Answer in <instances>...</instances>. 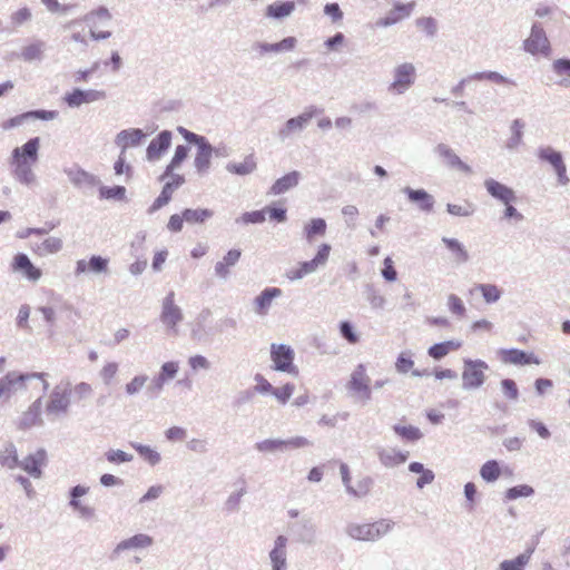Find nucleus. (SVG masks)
Instances as JSON below:
<instances>
[{
    "label": "nucleus",
    "mask_w": 570,
    "mask_h": 570,
    "mask_svg": "<svg viewBox=\"0 0 570 570\" xmlns=\"http://www.w3.org/2000/svg\"><path fill=\"white\" fill-rule=\"evenodd\" d=\"M145 137L140 129H129L120 131L116 137V144L122 149V154L129 147L137 146Z\"/></svg>",
    "instance_id": "obj_26"
},
{
    "label": "nucleus",
    "mask_w": 570,
    "mask_h": 570,
    "mask_svg": "<svg viewBox=\"0 0 570 570\" xmlns=\"http://www.w3.org/2000/svg\"><path fill=\"white\" fill-rule=\"evenodd\" d=\"M153 544V538L147 534H135L134 537L122 540L114 549V556H119L125 550L147 548Z\"/></svg>",
    "instance_id": "obj_22"
},
{
    "label": "nucleus",
    "mask_w": 570,
    "mask_h": 570,
    "mask_svg": "<svg viewBox=\"0 0 570 570\" xmlns=\"http://www.w3.org/2000/svg\"><path fill=\"white\" fill-rule=\"evenodd\" d=\"M415 69L411 63H403L395 70V79L392 83V88L402 94L405 91L414 80Z\"/></svg>",
    "instance_id": "obj_17"
},
{
    "label": "nucleus",
    "mask_w": 570,
    "mask_h": 570,
    "mask_svg": "<svg viewBox=\"0 0 570 570\" xmlns=\"http://www.w3.org/2000/svg\"><path fill=\"white\" fill-rule=\"evenodd\" d=\"M27 120H29V116H28V112L26 111V112H22L20 115H17L14 117H11V118L2 121L0 127L7 131L14 127L21 126Z\"/></svg>",
    "instance_id": "obj_58"
},
{
    "label": "nucleus",
    "mask_w": 570,
    "mask_h": 570,
    "mask_svg": "<svg viewBox=\"0 0 570 570\" xmlns=\"http://www.w3.org/2000/svg\"><path fill=\"white\" fill-rule=\"evenodd\" d=\"M32 379L42 381L45 389L48 387L45 373H8L2 379H0V400H8L12 393L17 392L18 390L26 389L27 381Z\"/></svg>",
    "instance_id": "obj_3"
},
{
    "label": "nucleus",
    "mask_w": 570,
    "mask_h": 570,
    "mask_svg": "<svg viewBox=\"0 0 570 570\" xmlns=\"http://www.w3.org/2000/svg\"><path fill=\"white\" fill-rule=\"evenodd\" d=\"M370 383L371 380L366 374L365 366L363 364H360L351 374V379L348 381V389L361 395L364 400H370Z\"/></svg>",
    "instance_id": "obj_9"
},
{
    "label": "nucleus",
    "mask_w": 570,
    "mask_h": 570,
    "mask_svg": "<svg viewBox=\"0 0 570 570\" xmlns=\"http://www.w3.org/2000/svg\"><path fill=\"white\" fill-rule=\"evenodd\" d=\"M540 159L548 161L556 170L558 180L561 185H567L569 178L567 176V168L562 159V155L554 149L547 147L539 150Z\"/></svg>",
    "instance_id": "obj_12"
},
{
    "label": "nucleus",
    "mask_w": 570,
    "mask_h": 570,
    "mask_svg": "<svg viewBox=\"0 0 570 570\" xmlns=\"http://www.w3.org/2000/svg\"><path fill=\"white\" fill-rule=\"evenodd\" d=\"M501 386H502L504 394L509 399H511V400L518 399L519 391H518L517 384L513 380H510V379L502 380Z\"/></svg>",
    "instance_id": "obj_62"
},
{
    "label": "nucleus",
    "mask_w": 570,
    "mask_h": 570,
    "mask_svg": "<svg viewBox=\"0 0 570 570\" xmlns=\"http://www.w3.org/2000/svg\"><path fill=\"white\" fill-rule=\"evenodd\" d=\"M488 364L482 360H464L462 371L463 387L468 390L480 387L485 381Z\"/></svg>",
    "instance_id": "obj_6"
},
{
    "label": "nucleus",
    "mask_w": 570,
    "mask_h": 570,
    "mask_svg": "<svg viewBox=\"0 0 570 570\" xmlns=\"http://www.w3.org/2000/svg\"><path fill=\"white\" fill-rule=\"evenodd\" d=\"M188 155V148L186 146L179 145L176 147L175 155L171 158L170 163L167 165L170 169H176L186 158Z\"/></svg>",
    "instance_id": "obj_57"
},
{
    "label": "nucleus",
    "mask_w": 570,
    "mask_h": 570,
    "mask_svg": "<svg viewBox=\"0 0 570 570\" xmlns=\"http://www.w3.org/2000/svg\"><path fill=\"white\" fill-rule=\"evenodd\" d=\"M137 452L147 460L150 464H156L160 460V455L153 449L146 445H134Z\"/></svg>",
    "instance_id": "obj_56"
},
{
    "label": "nucleus",
    "mask_w": 570,
    "mask_h": 570,
    "mask_svg": "<svg viewBox=\"0 0 570 570\" xmlns=\"http://www.w3.org/2000/svg\"><path fill=\"white\" fill-rule=\"evenodd\" d=\"M39 412H40V403L36 402L29 409V411L24 414V417L22 420V425L24 428L35 424L39 421Z\"/></svg>",
    "instance_id": "obj_59"
},
{
    "label": "nucleus",
    "mask_w": 570,
    "mask_h": 570,
    "mask_svg": "<svg viewBox=\"0 0 570 570\" xmlns=\"http://www.w3.org/2000/svg\"><path fill=\"white\" fill-rule=\"evenodd\" d=\"M271 358L274 363V368L279 372H286L297 375L298 370L294 365V351L284 344H272Z\"/></svg>",
    "instance_id": "obj_7"
},
{
    "label": "nucleus",
    "mask_w": 570,
    "mask_h": 570,
    "mask_svg": "<svg viewBox=\"0 0 570 570\" xmlns=\"http://www.w3.org/2000/svg\"><path fill=\"white\" fill-rule=\"evenodd\" d=\"M448 307L452 314H454L459 317L465 316L466 308L463 304V301L459 296H456L454 294L449 295Z\"/></svg>",
    "instance_id": "obj_51"
},
{
    "label": "nucleus",
    "mask_w": 570,
    "mask_h": 570,
    "mask_svg": "<svg viewBox=\"0 0 570 570\" xmlns=\"http://www.w3.org/2000/svg\"><path fill=\"white\" fill-rule=\"evenodd\" d=\"M442 242L446 246V248L452 252L456 262L464 263L469 259L468 252L459 240L454 238L443 237Z\"/></svg>",
    "instance_id": "obj_40"
},
{
    "label": "nucleus",
    "mask_w": 570,
    "mask_h": 570,
    "mask_svg": "<svg viewBox=\"0 0 570 570\" xmlns=\"http://www.w3.org/2000/svg\"><path fill=\"white\" fill-rule=\"evenodd\" d=\"M295 9L293 1L274 2L266 8V16L274 19H281L289 16Z\"/></svg>",
    "instance_id": "obj_32"
},
{
    "label": "nucleus",
    "mask_w": 570,
    "mask_h": 570,
    "mask_svg": "<svg viewBox=\"0 0 570 570\" xmlns=\"http://www.w3.org/2000/svg\"><path fill=\"white\" fill-rule=\"evenodd\" d=\"M474 291H479L487 303H495L501 297V289L493 284H478L469 293L472 295Z\"/></svg>",
    "instance_id": "obj_34"
},
{
    "label": "nucleus",
    "mask_w": 570,
    "mask_h": 570,
    "mask_svg": "<svg viewBox=\"0 0 570 570\" xmlns=\"http://www.w3.org/2000/svg\"><path fill=\"white\" fill-rule=\"evenodd\" d=\"M301 175L298 171H291L278 178L269 188L268 195H282L298 185Z\"/></svg>",
    "instance_id": "obj_20"
},
{
    "label": "nucleus",
    "mask_w": 570,
    "mask_h": 570,
    "mask_svg": "<svg viewBox=\"0 0 570 570\" xmlns=\"http://www.w3.org/2000/svg\"><path fill=\"white\" fill-rule=\"evenodd\" d=\"M0 464L8 469H14L20 465L18 452L13 444H8L0 451Z\"/></svg>",
    "instance_id": "obj_36"
},
{
    "label": "nucleus",
    "mask_w": 570,
    "mask_h": 570,
    "mask_svg": "<svg viewBox=\"0 0 570 570\" xmlns=\"http://www.w3.org/2000/svg\"><path fill=\"white\" fill-rule=\"evenodd\" d=\"M11 269L20 273L29 282L36 283L42 277L41 268L37 267L24 253H18L11 261Z\"/></svg>",
    "instance_id": "obj_8"
},
{
    "label": "nucleus",
    "mask_w": 570,
    "mask_h": 570,
    "mask_svg": "<svg viewBox=\"0 0 570 570\" xmlns=\"http://www.w3.org/2000/svg\"><path fill=\"white\" fill-rule=\"evenodd\" d=\"M212 153V147L207 142L198 147L194 163L199 173H205L209 168Z\"/></svg>",
    "instance_id": "obj_35"
},
{
    "label": "nucleus",
    "mask_w": 570,
    "mask_h": 570,
    "mask_svg": "<svg viewBox=\"0 0 570 570\" xmlns=\"http://www.w3.org/2000/svg\"><path fill=\"white\" fill-rule=\"evenodd\" d=\"M286 543L287 539L284 535H278L277 539L275 540L274 549L269 553L273 570H285Z\"/></svg>",
    "instance_id": "obj_23"
},
{
    "label": "nucleus",
    "mask_w": 570,
    "mask_h": 570,
    "mask_svg": "<svg viewBox=\"0 0 570 570\" xmlns=\"http://www.w3.org/2000/svg\"><path fill=\"white\" fill-rule=\"evenodd\" d=\"M502 473L501 466L498 461L489 460L480 469L481 478L487 482L497 481Z\"/></svg>",
    "instance_id": "obj_37"
},
{
    "label": "nucleus",
    "mask_w": 570,
    "mask_h": 570,
    "mask_svg": "<svg viewBox=\"0 0 570 570\" xmlns=\"http://www.w3.org/2000/svg\"><path fill=\"white\" fill-rule=\"evenodd\" d=\"M461 347H462L461 341L451 340V341H445V342L436 343V344L432 345L429 348L428 353L432 358L441 360L442 357L448 355L450 352L458 351Z\"/></svg>",
    "instance_id": "obj_30"
},
{
    "label": "nucleus",
    "mask_w": 570,
    "mask_h": 570,
    "mask_svg": "<svg viewBox=\"0 0 570 570\" xmlns=\"http://www.w3.org/2000/svg\"><path fill=\"white\" fill-rule=\"evenodd\" d=\"M284 444V440H264L262 442H258L256 444V448L262 452H274L277 450L285 449Z\"/></svg>",
    "instance_id": "obj_55"
},
{
    "label": "nucleus",
    "mask_w": 570,
    "mask_h": 570,
    "mask_svg": "<svg viewBox=\"0 0 570 570\" xmlns=\"http://www.w3.org/2000/svg\"><path fill=\"white\" fill-rule=\"evenodd\" d=\"M525 51L532 55H548L550 51L549 40L542 28L533 26L529 38L524 41Z\"/></svg>",
    "instance_id": "obj_10"
},
{
    "label": "nucleus",
    "mask_w": 570,
    "mask_h": 570,
    "mask_svg": "<svg viewBox=\"0 0 570 570\" xmlns=\"http://www.w3.org/2000/svg\"><path fill=\"white\" fill-rule=\"evenodd\" d=\"M118 372V364L115 362L107 363L102 366L100 375L106 384H109Z\"/></svg>",
    "instance_id": "obj_60"
},
{
    "label": "nucleus",
    "mask_w": 570,
    "mask_h": 570,
    "mask_svg": "<svg viewBox=\"0 0 570 570\" xmlns=\"http://www.w3.org/2000/svg\"><path fill=\"white\" fill-rule=\"evenodd\" d=\"M148 377L146 375H137L125 386L127 394L132 395L138 393L146 384Z\"/></svg>",
    "instance_id": "obj_54"
},
{
    "label": "nucleus",
    "mask_w": 570,
    "mask_h": 570,
    "mask_svg": "<svg viewBox=\"0 0 570 570\" xmlns=\"http://www.w3.org/2000/svg\"><path fill=\"white\" fill-rule=\"evenodd\" d=\"M43 52V42L37 41L24 46L21 50V58L26 61H33L41 58Z\"/></svg>",
    "instance_id": "obj_44"
},
{
    "label": "nucleus",
    "mask_w": 570,
    "mask_h": 570,
    "mask_svg": "<svg viewBox=\"0 0 570 570\" xmlns=\"http://www.w3.org/2000/svg\"><path fill=\"white\" fill-rule=\"evenodd\" d=\"M109 259L101 256H91L88 261L79 259L76 263V274H86V273H107L108 272Z\"/></svg>",
    "instance_id": "obj_16"
},
{
    "label": "nucleus",
    "mask_w": 570,
    "mask_h": 570,
    "mask_svg": "<svg viewBox=\"0 0 570 570\" xmlns=\"http://www.w3.org/2000/svg\"><path fill=\"white\" fill-rule=\"evenodd\" d=\"M318 268L316 263L312 259L308 262H303L299 264L297 268H292L287 272V278L291 281H296L304 277L307 274L315 272Z\"/></svg>",
    "instance_id": "obj_43"
},
{
    "label": "nucleus",
    "mask_w": 570,
    "mask_h": 570,
    "mask_svg": "<svg viewBox=\"0 0 570 570\" xmlns=\"http://www.w3.org/2000/svg\"><path fill=\"white\" fill-rule=\"evenodd\" d=\"M98 196L100 199L124 200L126 198V188L124 186H101L98 189Z\"/></svg>",
    "instance_id": "obj_42"
},
{
    "label": "nucleus",
    "mask_w": 570,
    "mask_h": 570,
    "mask_svg": "<svg viewBox=\"0 0 570 570\" xmlns=\"http://www.w3.org/2000/svg\"><path fill=\"white\" fill-rule=\"evenodd\" d=\"M115 174L116 175H126L128 178L131 176V167L126 164V158L124 154L121 153L118 159L116 160L114 165Z\"/></svg>",
    "instance_id": "obj_64"
},
{
    "label": "nucleus",
    "mask_w": 570,
    "mask_h": 570,
    "mask_svg": "<svg viewBox=\"0 0 570 570\" xmlns=\"http://www.w3.org/2000/svg\"><path fill=\"white\" fill-rule=\"evenodd\" d=\"M213 215V210L208 208H186L180 214H174L169 217L167 228L171 233H179L184 227V223L190 225L204 224Z\"/></svg>",
    "instance_id": "obj_4"
},
{
    "label": "nucleus",
    "mask_w": 570,
    "mask_h": 570,
    "mask_svg": "<svg viewBox=\"0 0 570 570\" xmlns=\"http://www.w3.org/2000/svg\"><path fill=\"white\" fill-rule=\"evenodd\" d=\"M311 119H312V114H303L296 118L288 119L285 127L279 130V132H278L279 137L286 138L292 132H294L296 130H301Z\"/></svg>",
    "instance_id": "obj_33"
},
{
    "label": "nucleus",
    "mask_w": 570,
    "mask_h": 570,
    "mask_svg": "<svg viewBox=\"0 0 570 570\" xmlns=\"http://www.w3.org/2000/svg\"><path fill=\"white\" fill-rule=\"evenodd\" d=\"M394 431L396 434H399L400 436H402L403 439H405L407 441H416L422 436L420 430L412 425H409V426L395 425Z\"/></svg>",
    "instance_id": "obj_48"
},
{
    "label": "nucleus",
    "mask_w": 570,
    "mask_h": 570,
    "mask_svg": "<svg viewBox=\"0 0 570 570\" xmlns=\"http://www.w3.org/2000/svg\"><path fill=\"white\" fill-rule=\"evenodd\" d=\"M171 142V134L167 130L161 131L155 139H153L147 148L148 159H158L161 154L167 150Z\"/></svg>",
    "instance_id": "obj_21"
},
{
    "label": "nucleus",
    "mask_w": 570,
    "mask_h": 570,
    "mask_svg": "<svg viewBox=\"0 0 570 570\" xmlns=\"http://www.w3.org/2000/svg\"><path fill=\"white\" fill-rule=\"evenodd\" d=\"M282 291L277 287L264 289L261 295L255 298V311L259 315L267 314L274 298L279 297Z\"/></svg>",
    "instance_id": "obj_24"
},
{
    "label": "nucleus",
    "mask_w": 570,
    "mask_h": 570,
    "mask_svg": "<svg viewBox=\"0 0 570 570\" xmlns=\"http://www.w3.org/2000/svg\"><path fill=\"white\" fill-rule=\"evenodd\" d=\"M340 471H341V475H342V480L344 482V484L346 485V488L352 491L354 494H357V495H361V494H365L368 492V485H370V481L366 480L360 491L357 490H354L352 487H351V475H350V470H348V466L345 464V463H342L341 466H340Z\"/></svg>",
    "instance_id": "obj_47"
},
{
    "label": "nucleus",
    "mask_w": 570,
    "mask_h": 570,
    "mask_svg": "<svg viewBox=\"0 0 570 570\" xmlns=\"http://www.w3.org/2000/svg\"><path fill=\"white\" fill-rule=\"evenodd\" d=\"M63 243L59 237H48L32 247V253L38 257L57 254L62 249Z\"/></svg>",
    "instance_id": "obj_25"
},
{
    "label": "nucleus",
    "mask_w": 570,
    "mask_h": 570,
    "mask_svg": "<svg viewBox=\"0 0 570 570\" xmlns=\"http://www.w3.org/2000/svg\"><path fill=\"white\" fill-rule=\"evenodd\" d=\"M160 320L169 328H175L176 325L183 320V313L180 308L175 304L174 292H169L164 298Z\"/></svg>",
    "instance_id": "obj_11"
},
{
    "label": "nucleus",
    "mask_w": 570,
    "mask_h": 570,
    "mask_svg": "<svg viewBox=\"0 0 570 570\" xmlns=\"http://www.w3.org/2000/svg\"><path fill=\"white\" fill-rule=\"evenodd\" d=\"M160 180L165 181V184L159 196L154 200L148 210L150 214L166 206L171 200L174 191L186 181L184 175L175 173V169H170L169 171V167H166L164 174L160 176Z\"/></svg>",
    "instance_id": "obj_2"
},
{
    "label": "nucleus",
    "mask_w": 570,
    "mask_h": 570,
    "mask_svg": "<svg viewBox=\"0 0 570 570\" xmlns=\"http://www.w3.org/2000/svg\"><path fill=\"white\" fill-rule=\"evenodd\" d=\"M72 393L77 400H85L91 395L92 387L89 383L81 382L73 387Z\"/></svg>",
    "instance_id": "obj_61"
},
{
    "label": "nucleus",
    "mask_w": 570,
    "mask_h": 570,
    "mask_svg": "<svg viewBox=\"0 0 570 570\" xmlns=\"http://www.w3.org/2000/svg\"><path fill=\"white\" fill-rule=\"evenodd\" d=\"M500 358L507 364L527 365L540 363L539 358L533 354H527L525 352L517 348L501 350Z\"/></svg>",
    "instance_id": "obj_19"
},
{
    "label": "nucleus",
    "mask_w": 570,
    "mask_h": 570,
    "mask_svg": "<svg viewBox=\"0 0 570 570\" xmlns=\"http://www.w3.org/2000/svg\"><path fill=\"white\" fill-rule=\"evenodd\" d=\"M533 493V489L530 485L521 484L513 488H510L505 492V498L508 500H515L521 497H530Z\"/></svg>",
    "instance_id": "obj_53"
},
{
    "label": "nucleus",
    "mask_w": 570,
    "mask_h": 570,
    "mask_svg": "<svg viewBox=\"0 0 570 570\" xmlns=\"http://www.w3.org/2000/svg\"><path fill=\"white\" fill-rule=\"evenodd\" d=\"M105 98L104 91L75 89L63 98L69 107H79L82 104H89Z\"/></svg>",
    "instance_id": "obj_15"
},
{
    "label": "nucleus",
    "mask_w": 570,
    "mask_h": 570,
    "mask_svg": "<svg viewBox=\"0 0 570 570\" xmlns=\"http://www.w3.org/2000/svg\"><path fill=\"white\" fill-rule=\"evenodd\" d=\"M307 240H313L316 235L326 233V222L323 218L312 219L304 228Z\"/></svg>",
    "instance_id": "obj_45"
},
{
    "label": "nucleus",
    "mask_w": 570,
    "mask_h": 570,
    "mask_svg": "<svg viewBox=\"0 0 570 570\" xmlns=\"http://www.w3.org/2000/svg\"><path fill=\"white\" fill-rule=\"evenodd\" d=\"M341 335L350 343L357 344L360 342V336L356 333L354 326L350 322H342L340 324Z\"/></svg>",
    "instance_id": "obj_52"
},
{
    "label": "nucleus",
    "mask_w": 570,
    "mask_h": 570,
    "mask_svg": "<svg viewBox=\"0 0 570 570\" xmlns=\"http://www.w3.org/2000/svg\"><path fill=\"white\" fill-rule=\"evenodd\" d=\"M47 463V452L43 449L37 450L33 454L27 455L21 462L20 468L29 475L38 479L42 474V466Z\"/></svg>",
    "instance_id": "obj_14"
},
{
    "label": "nucleus",
    "mask_w": 570,
    "mask_h": 570,
    "mask_svg": "<svg viewBox=\"0 0 570 570\" xmlns=\"http://www.w3.org/2000/svg\"><path fill=\"white\" fill-rule=\"evenodd\" d=\"M178 372V364L176 362H167L163 364L158 377L154 381L155 387L160 391L167 380L174 379Z\"/></svg>",
    "instance_id": "obj_38"
},
{
    "label": "nucleus",
    "mask_w": 570,
    "mask_h": 570,
    "mask_svg": "<svg viewBox=\"0 0 570 570\" xmlns=\"http://www.w3.org/2000/svg\"><path fill=\"white\" fill-rule=\"evenodd\" d=\"M381 463L387 468L403 464L407 460V453L396 449H383L379 452Z\"/></svg>",
    "instance_id": "obj_28"
},
{
    "label": "nucleus",
    "mask_w": 570,
    "mask_h": 570,
    "mask_svg": "<svg viewBox=\"0 0 570 570\" xmlns=\"http://www.w3.org/2000/svg\"><path fill=\"white\" fill-rule=\"evenodd\" d=\"M448 212L454 216H470L473 212V205L464 200L462 204H448Z\"/></svg>",
    "instance_id": "obj_49"
},
{
    "label": "nucleus",
    "mask_w": 570,
    "mask_h": 570,
    "mask_svg": "<svg viewBox=\"0 0 570 570\" xmlns=\"http://www.w3.org/2000/svg\"><path fill=\"white\" fill-rule=\"evenodd\" d=\"M406 194L412 202H416L420 204L421 209L431 210L433 207L432 197L423 189H406Z\"/></svg>",
    "instance_id": "obj_41"
},
{
    "label": "nucleus",
    "mask_w": 570,
    "mask_h": 570,
    "mask_svg": "<svg viewBox=\"0 0 570 570\" xmlns=\"http://www.w3.org/2000/svg\"><path fill=\"white\" fill-rule=\"evenodd\" d=\"M256 169V160L254 155L246 156L240 163H230L227 165V170L236 175H248Z\"/></svg>",
    "instance_id": "obj_31"
},
{
    "label": "nucleus",
    "mask_w": 570,
    "mask_h": 570,
    "mask_svg": "<svg viewBox=\"0 0 570 570\" xmlns=\"http://www.w3.org/2000/svg\"><path fill=\"white\" fill-rule=\"evenodd\" d=\"M240 256H242V252L239 249L228 250L227 254L223 257V259L216 263V265H215L216 274L222 278L227 277L230 272V267L236 265V263L239 261Z\"/></svg>",
    "instance_id": "obj_27"
},
{
    "label": "nucleus",
    "mask_w": 570,
    "mask_h": 570,
    "mask_svg": "<svg viewBox=\"0 0 570 570\" xmlns=\"http://www.w3.org/2000/svg\"><path fill=\"white\" fill-rule=\"evenodd\" d=\"M295 386L292 383H286L281 387H275L273 395L281 404H286L294 393Z\"/></svg>",
    "instance_id": "obj_50"
},
{
    "label": "nucleus",
    "mask_w": 570,
    "mask_h": 570,
    "mask_svg": "<svg viewBox=\"0 0 570 570\" xmlns=\"http://www.w3.org/2000/svg\"><path fill=\"white\" fill-rule=\"evenodd\" d=\"M484 185H485L488 193L495 199L503 203L504 205L512 204L517 199V196H515V193L513 189H511L510 187H508L494 179L485 180Z\"/></svg>",
    "instance_id": "obj_18"
},
{
    "label": "nucleus",
    "mask_w": 570,
    "mask_h": 570,
    "mask_svg": "<svg viewBox=\"0 0 570 570\" xmlns=\"http://www.w3.org/2000/svg\"><path fill=\"white\" fill-rule=\"evenodd\" d=\"M70 392L71 391L68 389V386H56L52 393L50 394L49 401L47 403V412L51 414H59L66 412L70 402Z\"/></svg>",
    "instance_id": "obj_13"
},
{
    "label": "nucleus",
    "mask_w": 570,
    "mask_h": 570,
    "mask_svg": "<svg viewBox=\"0 0 570 570\" xmlns=\"http://www.w3.org/2000/svg\"><path fill=\"white\" fill-rule=\"evenodd\" d=\"M531 552L522 553L513 560H505L500 563L501 570H524V567L529 563Z\"/></svg>",
    "instance_id": "obj_46"
},
{
    "label": "nucleus",
    "mask_w": 570,
    "mask_h": 570,
    "mask_svg": "<svg viewBox=\"0 0 570 570\" xmlns=\"http://www.w3.org/2000/svg\"><path fill=\"white\" fill-rule=\"evenodd\" d=\"M256 386L255 391L261 394L271 393L273 394L274 386L261 374H256L255 376Z\"/></svg>",
    "instance_id": "obj_63"
},
{
    "label": "nucleus",
    "mask_w": 570,
    "mask_h": 570,
    "mask_svg": "<svg viewBox=\"0 0 570 570\" xmlns=\"http://www.w3.org/2000/svg\"><path fill=\"white\" fill-rule=\"evenodd\" d=\"M39 145L40 139L35 137L12 151V173L23 184H29L33 180L32 166L38 160Z\"/></svg>",
    "instance_id": "obj_1"
},
{
    "label": "nucleus",
    "mask_w": 570,
    "mask_h": 570,
    "mask_svg": "<svg viewBox=\"0 0 570 570\" xmlns=\"http://www.w3.org/2000/svg\"><path fill=\"white\" fill-rule=\"evenodd\" d=\"M413 366H414V362L411 358V356L406 353H401L395 362V368L399 373L405 374V373L412 371V374L414 376H423V375L428 374L426 371L413 370Z\"/></svg>",
    "instance_id": "obj_39"
},
{
    "label": "nucleus",
    "mask_w": 570,
    "mask_h": 570,
    "mask_svg": "<svg viewBox=\"0 0 570 570\" xmlns=\"http://www.w3.org/2000/svg\"><path fill=\"white\" fill-rule=\"evenodd\" d=\"M436 151L450 167L456 168L464 173L471 171L470 167L464 164L446 145H439Z\"/></svg>",
    "instance_id": "obj_29"
},
{
    "label": "nucleus",
    "mask_w": 570,
    "mask_h": 570,
    "mask_svg": "<svg viewBox=\"0 0 570 570\" xmlns=\"http://www.w3.org/2000/svg\"><path fill=\"white\" fill-rule=\"evenodd\" d=\"M393 527L390 520H380L373 523L351 524L347 528L350 537L356 540H376L386 534Z\"/></svg>",
    "instance_id": "obj_5"
}]
</instances>
